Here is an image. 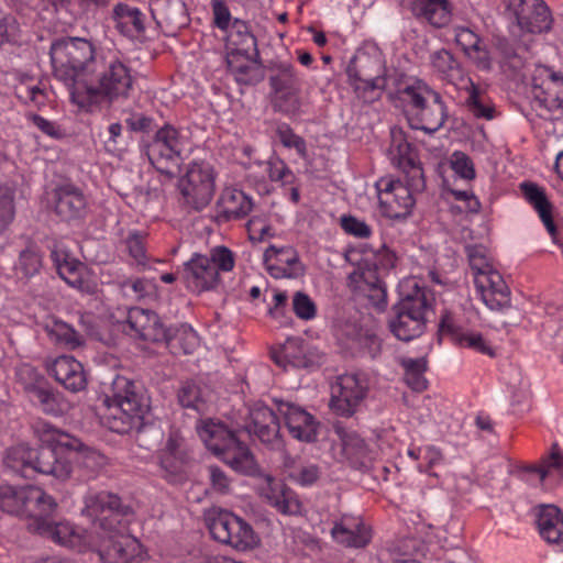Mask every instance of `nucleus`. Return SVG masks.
<instances>
[{
    "label": "nucleus",
    "mask_w": 563,
    "mask_h": 563,
    "mask_svg": "<svg viewBox=\"0 0 563 563\" xmlns=\"http://www.w3.org/2000/svg\"><path fill=\"white\" fill-rule=\"evenodd\" d=\"M33 430L43 445L38 449H32L26 444L10 448L5 453V465L14 472L30 468L62 482L68 479L73 472V463L68 457L62 456L59 450L79 448L80 440L46 421H37Z\"/></svg>",
    "instance_id": "nucleus-1"
},
{
    "label": "nucleus",
    "mask_w": 563,
    "mask_h": 563,
    "mask_svg": "<svg viewBox=\"0 0 563 563\" xmlns=\"http://www.w3.org/2000/svg\"><path fill=\"white\" fill-rule=\"evenodd\" d=\"M106 420L117 433H140L147 424L151 398L144 387L133 379L117 374L104 389Z\"/></svg>",
    "instance_id": "nucleus-2"
},
{
    "label": "nucleus",
    "mask_w": 563,
    "mask_h": 563,
    "mask_svg": "<svg viewBox=\"0 0 563 563\" xmlns=\"http://www.w3.org/2000/svg\"><path fill=\"white\" fill-rule=\"evenodd\" d=\"M401 287H407L408 291H401L400 300L394 306L395 316L389 321V328L397 339L410 341L424 332L434 298L415 278L407 280Z\"/></svg>",
    "instance_id": "nucleus-3"
},
{
    "label": "nucleus",
    "mask_w": 563,
    "mask_h": 563,
    "mask_svg": "<svg viewBox=\"0 0 563 563\" xmlns=\"http://www.w3.org/2000/svg\"><path fill=\"white\" fill-rule=\"evenodd\" d=\"M197 433L202 442L232 470L253 475L258 467L250 451L236 435V433L214 419L200 420L196 426Z\"/></svg>",
    "instance_id": "nucleus-4"
},
{
    "label": "nucleus",
    "mask_w": 563,
    "mask_h": 563,
    "mask_svg": "<svg viewBox=\"0 0 563 563\" xmlns=\"http://www.w3.org/2000/svg\"><path fill=\"white\" fill-rule=\"evenodd\" d=\"M397 93L408 107V122L412 129L433 134L443 126L448 111L438 91L421 80H415L401 86Z\"/></svg>",
    "instance_id": "nucleus-5"
},
{
    "label": "nucleus",
    "mask_w": 563,
    "mask_h": 563,
    "mask_svg": "<svg viewBox=\"0 0 563 563\" xmlns=\"http://www.w3.org/2000/svg\"><path fill=\"white\" fill-rule=\"evenodd\" d=\"M54 75L73 86L84 73H92L100 57L93 45L80 37H64L53 42L49 51Z\"/></svg>",
    "instance_id": "nucleus-6"
},
{
    "label": "nucleus",
    "mask_w": 563,
    "mask_h": 563,
    "mask_svg": "<svg viewBox=\"0 0 563 563\" xmlns=\"http://www.w3.org/2000/svg\"><path fill=\"white\" fill-rule=\"evenodd\" d=\"M349 84L364 102H373L386 87L385 66L377 51H357L346 66Z\"/></svg>",
    "instance_id": "nucleus-7"
},
{
    "label": "nucleus",
    "mask_w": 563,
    "mask_h": 563,
    "mask_svg": "<svg viewBox=\"0 0 563 563\" xmlns=\"http://www.w3.org/2000/svg\"><path fill=\"white\" fill-rule=\"evenodd\" d=\"M205 521L212 538L239 551L251 550L258 539L253 528L242 518L220 507L205 511Z\"/></svg>",
    "instance_id": "nucleus-8"
},
{
    "label": "nucleus",
    "mask_w": 563,
    "mask_h": 563,
    "mask_svg": "<svg viewBox=\"0 0 563 563\" xmlns=\"http://www.w3.org/2000/svg\"><path fill=\"white\" fill-rule=\"evenodd\" d=\"M88 551L97 553L103 563H139L142 545L130 534L110 528L106 532L92 530L87 536Z\"/></svg>",
    "instance_id": "nucleus-9"
},
{
    "label": "nucleus",
    "mask_w": 563,
    "mask_h": 563,
    "mask_svg": "<svg viewBox=\"0 0 563 563\" xmlns=\"http://www.w3.org/2000/svg\"><path fill=\"white\" fill-rule=\"evenodd\" d=\"M56 507L55 499L37 486H0V510L24 517L29 522L40 516L41 510Z\"/></svg>",
    "instance_id": "nucleus-10"
},
{
    "label": "nucleus",
    "mask_w": 563,
    "mask_h": 563,
    "mask_svg": "<svg viewBox=\"0 0 563 563\" xmlns=\"http://www.w3.org/2000/svg\"><path fill=\"white\" fill-rule=\"evenodd\" d=\"M91 74L96 75L98 87L89 88V92H98L109 99L129 96L133 78L130 68L119 57L111 54L100 56Z\"/></svg>",
    "instance_id": "nucleus-11"
},
{
    "label": "nucleus",
    "mask_w": 563,
    "mask_h": 563,
    "mask_svg": "<svg viewBox=\"0 0 563 563\" xmlns=\"http://www.w3.org/2000/svg\"><path fill=\"white\" fill-rule=\"evenodd\" d=\"M269 86L274 106L285 114H296L301 108L302 80L289 63H278L271 68Z\"/></svg>",
    "instance_id": "nucleus-12"
},
{
    "label": "nucleus",
    "mask_w": 563,
    "mask_h": 563,
    "mask_svg": "<svg viewBox=\"0 0 563 563\" xmlns=\"http://www.w3.org/2000/svg\"><path fill=\"white\" fill-rule=\"evenodd\" d=\"M382 214L389 219H406L416 203L415 194L423 189H415L411 179L406 183L390 178H380L376 183Z\"/></svg>",
    "instance_id": "nucleus-13"
},
{
    "label": "nucleus",
    "mask_w": 563,
    "mask_h": 563,
    "mask_svg": "<svg viewBox=\"0 0 563 563\" xmlns=\"http://www.w3.org/2000/svg\"><path fill=\"white\" fill-rule=\"evenodd\" d=\"M82 515L93 522L98 521L95 530L106 532L121 523L120 518L131 514V507L122 503L121 498L110 492L89 490L84 497Z\"/></svg>",
    "instance_id": "nucleus-14"
},
{
    "label": "nucleus",
    "mask_w": 563,
    "mask_h": 563,
    "mask_svg": "<svg viewBox=\"0 0 563 563\" xmlns=\"http://www.w3.org/2000/svg\"><path fill=\"white\" fill-rule=\"evenodd\" d=\"M185 147V139L173 125L158 129L147 146V156L152 165L162 174L173 175L170 166H177Z\"/></svg>",
    "instance_id": "nucleus-15"
},
{
    "label": "nucleus",
    "mask_w": 563,
    "mask_h": 563,
    "mask_svg": "<svg viewBox=\"0 0 563 563\" xmlns=\"http://www.w3.org/2000/svg\"><path fill=\"white\" fill-rule=\"evenodd\" d=\"M181 194L188 206L195 210L207 207L214 194V174L207 163L194 162L180 183Z\"/></svg>",
    "instance_id": "nucleus-16"
},
{
    "label": "nucleus",
    "mask_w": 563,
    "mask_h": 563,
    "mask_svg": "<svg viewBox=\"0 0 563 563\" xmlns=\"http://www.w3.org/2000/svg\"><path fill=\"white\" fill-rule=\"evenodd\" d=\"M543 71L545 78L541 82L533 79L532 106L540 110L541 118L559 120L563 115V76L547 68Z\"/></svg>",
    "instance_id": "nucleus-17"
},
{
    "label": "nucleus",
    "mask_w": 563,
    "mask_h": 563,
    "mask_svg": "<svg viewBox=\"0 0 563 563\" xmlns=\"http://www.w3.org/2000/svg\"><path fill=\"white\" fill-rule=\"evenodd\" d=\"M367 384L355 374H344L331 385V410L341 417L353 416L367 395Z\"/></svg>",
    "instance_id": "nucleus-18"
},
{
    "label": "nucleus",
    "mask_w": 563,
    "mask_h": 563,
    "mask_svg": "<svg viewBox=\"0 0 563 563\" xmlns=\"http://www.w3.org/2000/svg\"><path fill=\"white\" fill-rule=\"evenodd\" d=\"M56 509L57 506L47 511L41 510L40 516L35 517V519L27 523V529L62 545L78 549L80 552H87L88 549L86 547V538L89 532L79 534L75 531L74 527L69 522L54 521L53 515L55 514Z\"/></svg>",
    "instance_id": "nucleus-19"
},
{
    "label": "nucleus",
    "mask_w": 563,
    "mask_h": 563,
    "mask_svg": "<svg viewBox=\"0 0 563 563\" xmlns=\"http://www.w3.org/2000/svg\"><path fill=\"white\" fill-rule=\"evenodd\" d=\"M389 157L393 165L401 169L406 174L407 179H411V186L415 189L426 188L423 170L418 161L417 152L401 130H391Z\"/></svg>",
    "instance_id": "nucleus-20"
},
{
    "label": "nucleus",
    "mask_w": 563,
    "mask_h": 563,
    "mask_svg": "<svg viewBox=\"0 0 563 563\" xmlns=\"http://www.w3.org/2000/svg\"><path fill=\"white\" fill-rule=\"evenodd\" d=\"M249 418L250 422L246 429L250 434L255 435L272 450H280L284 446L279 420L272 408L262 402H256L250 409Z\"/></svg>",
    "instance_id": "nucleus-21"
},
{
    "label": "nucleus",
    "mask_w": 563,
    "mask_h": 563,
    "mask_svg": "<svg viewBox=\"0 0 563 563\" xmlns=\"http://www.w3.org/2000/svg\"><path fill=\"white\" fill-rule=\"evenodd\" d=\"M125 324L129 334L140 340L161 343L168 340V330L157 313L150 309L133 307L128 310Z\"/></svg>",
    "instance_id": "nucleus-22"
},
{
    "label": "nucleus",
    "mask_w": 563,
    "mask_h": 563,
    "mask_svg": "<svg viewBox=\"0 0 563 563\" xmlns=\"http://www.w3.org/2000/svg\"><path fill=\"white\" fill-rule=\"evenodd\" d=\"M274 401L292 438L303 442H312L317 439L319 422L311 413L302 407L283 399H274Z\"/></svg>",
    "instance_id": "nucleus-23"
},
{
    "label": "nucleus",
    "mask_w": 563,
    "mask_h": 563,
    "mask_svg": "<svg viewBox=\"0 0 563 563\" xmlns=\"http://www.w3.org/2000/svg\"><path fill=\"white\" fill-rule=\"evenodd\" d=\"M521 30L530 33L548 32L552 27L551 11L543 0H510Z\"/></svg>",
    "instance_id": "nucleus-24"
},
{
    "label": "nucleus",
    "mask_w": 563,
    "mask_h": 563,
    "mask_svg": "<svg viewBox=\"0 0 563 563\" xmlns=\"http://www.w3.org/2000/svg\"><path fill=\"white\" fill-rule=\"evenodd\" d=\"M260 496L278 512L294 516L300 514L301 503L296 493L282 481L265 475L257 486Z\"/></svg>",
    "instance_id": "nucleus-25"
},
{
    "label": "nucleus",
    "mask_w": 563,
    "mask_h": 563,
    "mask_svg": "<svg viewBox=\"0 0 563 563\" xmlns=\"http://www.w3.org/2000/svg\"><path fill=\"white\" fill-rule=\"evenodd\" d=\"M263 262L274 278H296L305 271L298 252L290 245H269L263 254Z\"/></svg>",
    "instance_id": "nucleus-26"
},
{
    "label": "nucleus",
    "mask_w": 563,
    "mask_h": 563,
    "mask_svg": "<svg viewBox=\"0 0 563 563\" xmlns=\"http://www.w3.org/2000/svg\"><path fill=\"white\" fill-rule=\"evenodd\" d=\"M474 284L477 294L487 308L504 311L510 307V290L501 275L492 269L475 276Z\"/></svg>",
    "instance_id": "nucleus-27"
},
{
    "label": "nucleus",
    "mask_w": 563,
    "mask_h": 563,
    "mask_svg": "<svg viewBox=\"0 0 563 563\" xmlns=\"http://www.w3.org/2000/svg\"><path fill=\"white\" fill-rule=\"evenodd\" d=\"M181 278L186 287L197 294L216 288L220 280L214 265L210 264L208 256L200 254L185 263Z\"/></svg>",
    "instance_id": "nucleus-28"
},
{
    "label": "nucleus",
    "mask_w": 563,
    "mask_h": 563,
    "mask_svg": "<svg viewBox=\"0 0 563 563\" xmlns=\"http://www.w3.org/2000/svg\"><path fill=\"white\" fill-rule=\"evenodd\" d=\"M333 540L346 548H364L372 539L371 528L361 517L342 515L333 521L331 529Z\"/></svg>",
    "instance_id": "nucleus-29"
},
{
    "label": "nucleus",
    "mask_w": 563,
    "mask_h": 563,
    "mask_svg": "<svg viewBox=\"0 0 563 563\" xmlns=\"http://www.w3.org/2000/svg\"><path fill=\"white\" fill-rule=\"evenodd\" d=\"M54 211L63 221L82 220L88 211L87 199L82 191L73 185L60 186L54 191Z\"/></svg>",
    "instance_id": "nucleus-30"
},
{
    "label": "nucleus",
    "mask_w": 563,
    "mask_h": 563,
    "mask_svg": "<svg viewBox=\"0 0 563 563\" xmlns=\"http://www.w3.org/2000/svg\"><path fill=\"white\" fill-rule=\"evenodd\" d=\"M57 273L70 287L86 295H95L98 291V283L85 264L65 257L59 261L57 252H52Z\"/></svg>",
    "instance_id": "nucleus-31"
},
{
    "label": "nucleus",
    "mask_w": 563,
    "mask_h": 563,
    "mask_svg": "<svg viewBox=\"0 0 563 563\" xmlns=\"http://www.w3.org/2000/svg\"><path fill=\"white\" fill-rule=\"evenodd\" d=\"M253 56L254 53L243 52L228 54V68L240 85H256L265 77L263 66Z\"/></svg>",
    "instance_id": "nucleus-32"
},
{
    "label": "nucleus",
    "mask_w": 563,
    "mask_h": 563,
    "mask_svg": "<svg viewBox=\"0 0 563 563\" xmlns=\"http://www.w3.org/2000/svg\"><path fill=\"white\" fill-rule=\"evenodd\" d=\"M54 378L66 389L77 393L86 387V377L81 363L73 356L56 357L48 367Z\"/></svg>",
    "instance_id": "nucleus-33"
},
{
    "label": "nucleus",
    "mask_w": 563,
    "mask_h": 563,
    "mask_svg": "<svg viewBox=\"0 0 563 563\" xmlns=\"http://www.w3.org/2000/svg\"><path fill=\"white\" fill-rule=\"evenodd\" d=\"M536 522L541 537L550 544L563 550V516L553 505H542L536 514Z\"/></svg>",
    "instance_id": "nucleus-34"
},
{
    "label": "nucleus",
    "mask_w": 563,
    "mask_h": 563,
    "mask_svg": "<svg viewBox=\"0 0 563 563\" xmlns=\"http://www.w3.org/2000/svg\"><path fill=\"white\" fill-rule=\"evenodd\" d=\"M218 217L224 221L245 218L253 209L252 198L236 188H225L218 200Z\"/></svg>",
    "instance_id": "nucleus-35"
},
{
    "label": "nucleus",
    "mask_w": 563,
    "mask_h": 563,
    "mask_svg": "<svg viewBox=\"0 0 563 563\" xmlns=\"http://www.w3.org/2000/svg\"><path fill=\"white\" fill-rule=\"evenodd\" d=\"M411 11L432 26L443 27L451 21L452 4L450 0H412Z\"/></svg>",
    "instance_id": "nucleus-36"
},
{
    "label": "nucleus",
    "mask_w": 563,
    "mask_h": 563,
    "mask_svg": "<svg viewBox=\"0 0 563 563\" xmlns=\"http://www.w3.org/2000/svg\"><path fill=\"white\" fill-rule=\"evenodd\" d=\"M520 189L525 199L538 212L541 221L551 235L556 233V227L552 218V205L547 198L544 189L539 185L530 181H525L520 185Z\"/></svg>",
    "instance_id": "nucleus-37"
},
{
    "label": "nucleus",
    "mask_w": 563,
    "mask_h": 563,
    "mask_svg": "<svg viewBox=\"0 0 563 563\" xmlns=\"http://www.w3.org/2000/svg\"><path fill=\"white\" fill-rule=\"evenodd\" d=\"M342 453L354 468L367 467L373 460L372 451L366 442L354 431L341 434Z\"/></svg>",
    "instance_id": "nucleus-38"
},
{
    "label": "nucleus",
    "mask_w": 563,
    "mask_h": 563,
    "mask_svg": "<svg viewBox=\"0 0 563 563\" xmlns=\"http://www.w3.org/2000/svg\"><path fill=\"white\" fill-rule=\"evenodd\" d=\"M159 464L164 476L170 482L183 478L185 473V454L179 449V441L170 437L159 455Z\"/></svg>",
    "instance_id": "nucleus-39"
},
{
    "label": "nucleus",
    "mask_w": 563,
    "mask_h": 563,
    "mask_svg": "<svg viewBox=\"0 0 563 563\" xmlns=\"http://www.w3.org/2000/svg\"><path fill=\"white\" fill-rule=\"evenodd\" d=\"M272 358L279 366L306 367L308 360L306 357L303 340L300 338L287 339L278 350L272 352Z\"/></svg>",
    "instance_id": "nucleus-40"
},
{
    "label": "nucleus",
    "mask_w": 563,
    "mask_h": 563,
    "mask_svg": "<svg viewBox=\"0 0 563 563\" xmlns=\"http://www.w3.org/2000/svg\"><path fill=\"white\" fill-rule=\"evenodd\" d=\"M398 363L404 369V379L408 387L417 393L427 389L428 380L424 373L428 369V361L424 356L417 358L401 356Z\"/></svg>",
    "instance_id": "nucleus-41"
},
{
    "label": "nucleus",
    "mask_w": 563,
    "mask_h": 563,
    "mask_svg": "<svg viewBox=\"0 0 563 563\" xmlns=\"http://www.w3.org/2000/svg\"><path fill=\"white\" fill-rule=\"evenodd\" d=\"M59 454L68 457L70 462L76 460L78 465L87 470L89 475H95L107 463L103 454L91 448H85L81 442L79 448L59 450Z\"/></svg>",
    "instance_id": "nucleus-42"
},
{
    "label": "nucleus",
    "mask_w": 563,
    "mask_h": 563,
    "mask_svg": "<svg viewBox=\"0 0 563 563\" xmlns=\"http://www.w3.org/2000/svg\"><path fill=\"white\" fill-rule=\"evenodd\" d=\"M30 400L47 415L60 416L69 409L68 401L57 391L52 390L46 383Z\"/></svg>",
    "instance_id": "nucleus-43"
},
{
    "label": "nucleus",
    "mask_w": 563,
    "mask_h": 563,
    "mask_svg": "<svg viewBox=\"0 0 563 563\" xmlns=\"http://www.w3.org/2000/svg\"><path fill=\"white\" fill-rule=\"evenodd\" d=\"M179 405L185 409L202 413L207 409L206 388L195 380L184 382L177 391Z\"/></svg>",
    "instance_id": "nucleus-44"
},
{
    "label": "nucleus",
    "mask_w": 563,
    "mask_h": 563,
    "mask_svg": "<svg viewBox=\"0 0 563 563\" xmlns=\"http://www.w3.org/2000/svg\"><path fill=\"white\" fill-rule=\"evenodd\" d=\"M229 37L235 46L232 52L254 53L255 56H258L256 37L251 32L246 22L234 19L230 26Z\"/></svg>",
    "instance_id": "nucleus-45"
},
{
    "label": "nucleus",
    "mask_w": 563,
    "mask_h": 563,
    "mask_svg": "<svg viewBox=\"0 0 563 563\" xmlns=\"http://www.w3.org/2000/svg\"><path fill=\"white\" fill-rule=\"evenodd\" d=\"M47 334L57 344L75 349L82 343L81 335L68 323L53 319L45 327Z\"/></svg>",
    "instance_id": "nucleus-46"
},
{
    "label": "nucleus",
    "mask_w": 563,
    "mask_h": 563,
    "mask_svg": "<svg viewBox=\"0 0 563 563\" xmlns=\"http://www.w3.org/2000/svg\"><path fill=\"white\" fill-rule=\"evenodd\" d=\"M430 58L433 69L443 78L453 80L461 77L460 64L451 52L442 48L432 53Z\"/></svg>",
    "instance_id": "nucleus-47"
},
{
    "label": "nucleus",
    "mask_w": 563,
    "mask_h": 563,
    "mask_svg": "<svg viewBox=\"0 0 563 563\" xmlns=\"http://www.w3.org/2000/svg\"><path fill=\"white\" fill-rule=\"evenodd\" d=\"M16 378L29 398L47 383L45 377L35 367L29 364H23L18 367Z\"/></svg>",
    "instance_id": "nucleus-48"
},
{
    "label": "nucleus",
    "mask_w": 563,
    "mask_h": 563,
    "mask_svg": "<svg viewBox=\"0 0 563 563\" xmlns=\"http://www.w3.org/2000/svg\"><path fill=\"white\" fill-rule=\"evenodd\" d=\"M113 18L121 24L131 25L136 33L145 31L144 14L135 7L120 2L113 8Z\"/></svg>",
    "instance_id": "nucleus-49"
},
{
    "label": "nucleus",
    "mask_w": 563,
    "mask_h": 563,
    "mask_svg": "<svg viewBox=\"0 0 563 563\" xmlns=\"http://www.w3.org/2000/svg\"><path fill=\"white\" fill-rule=\"evenodd\" d=\"M207 475L209 481V488L206 490L212 494L225 496L232 493V478L227 472L214 464L207 466Z\"/></svg>",
    "instance_id": "nucleus-50"
},
{
    "label": "nucleus",
    "mask_w": 563,
    "mask_h": 563,
    "mask_svg": "<svg viewBox=\"0 0 563 563\" xmlns=\"http://www.w3.org/2000/svg\"><path fill=\"white\" fill-rule=\"evenodd\" d=\"M164 342L172 349L179 347L184 354H191L199 345V338L190 327L181 325L175 335L168 333V340Z\"/></svg>",
    "instance_id": "nucleus-51"
},
{
    "label": "nucleus",
    "mask_w": 563,
    "mask_h": 563,
    "mask_svg": "<svg viewBox=\"0 0 563 563\" xmlns=\"http://www.w3.org/2000/svg\"><path fill=\"white\" fill-rule=\"evenodd\" d=\"M42 267V256L36 246H30L20 252L15 269L24 277H31Z\"/></svg>",
    "instance_id": "nucleus-52"
},
{
    "label": "nucleus",
    "mask_w": 563,
    "mask_h": 563,
    "mask_svg": "<svg viewBox=\"0 0 563 563\" xmlns=\"http://www.w3.org/2000/svg\"><path fill=\"white\" fill-rule=\"evenodd\" d=\"M466 255L474 277L478 274L487 273L493 268L487 257V251L482 245H467L465 247Z\"/></svg>",
    "instance_id": "nucleus-53"
},
{
    "label": "nucleus",
    "mask_w": 563,
    "mask_h": 563,
    "mask_svg": "<svg viewBox=\"0 0 563 563\" xmlns=\"http://www.w3.org/2000/svg\"><path fill=\"white\" fill-rule=\"evenodd\" d=\"M246 230L249 239L252 242H264L269 238L275 236L273 227L267 222L265 218L253 216L246 223Z\"/></svg>",
    "instance_id": "nucleus-54"
},
{
    "label": "nucleus",
    "mask_w": 563,
    "mask_h": 563,
    "mask_svg": "<svg viewBox=\"0 0 563 563\" xmlns=\"http://www.w3.org/2000/svg\"><path fill=\"white\" fill-rule=\"evenodd\" d=\"M551 468L558 470V472L563 475V454L560 452L556 443L553 444L551 454L542 460L541 465L531 466L528 471L537 473L540 477V482H543Z\"/></svg>",
    "instance_id": "nucleus-55"
},
{
    "label": "nucleus",
    "mask_w": 563,
    "mask_h": 563,
    "mask_svg": "<svg viewBox=\"0 0 563 563\" xmlns=\"http://www.w3.org/2000/svg\"><path fill=\"white\" fill-rule=\"evenodd\" d=\"M276 134L285 147L295 148L301 157L307 155V146L305 140L297 135L288 124H278Z\"/></svg>",
    "instance_id": "nucleus-56"
},
{
    "label": "nucleus",
    "mask_w": 563,
    "mask_h": 563,
    "mask_svg": "<svg viewBox=\"0 0 563 563\" xmlns=\"http://www.w3.org/2000/svg\"><path fill=\"white\" fill-rule=\"evenodd\" d=\"M267 173L272 181L280 183L283 186L292 185L296 179L292 170L278 157L268 161Z\"/></svg>",
    "instance_id": "nucleus-57"
},
{
    "label": "nucleus",
    "mask_w": 563,
    "mask_h": 563,
    "mask_svg": "<svg viewBox=\"0 0 563 563\" xmlns=\"http://www.w3.org/2000/svg\"><path fill=\"white\" fill-rule=\"evenodd\" d=\"M321 476V468L313 463H302L296 466L290 477L301 486H311L318 482Z\"/></svg>",
    "instance_id": "nucleus-58"
},
{
    "label": "nucleus",
    "mask_w": 563,
    "mask_h": 563,
    "mask_svg": "<svg viewBox=\"0 0 563 563\" xmlns=\"http://www.w3.org/2000/svg\"><path fill=\"white\" fill-rule=\"evenodd\" d=\"M13 218V194L8 187L0 186V234L7 230Z\"/></svg>",
    "instance_id": "nucleus-59"
},
{
    "label": "nucleus",
    "mask_w": 563,
    "mask_h": 563,
    "mask_svg": "<svg viewBox=\"0 0 563 563\" xmlns=\"http://www.w3.org/2000/svg\"><path fill=\"white\" fill-rule=\"evenodd\" d=\"M292 311L301 320H312L317 314L313 300L305 292L297 291L292 297Z\"/></svg>",
    "instance_id": "nucleus-60"
},
{
    "label": "nucleus",
    "mask_w": 563,
    "mask_h": 563,
    "mask_svg": "<svg viewBox=\"0 0 563 563\" xmlns=\"http://www.w3.org/2000/svg\"><path fill=\"white\" fill-rule=\"evenodd\" d=\"M210 264L219 272H231L235 265L234 253L227 246H216L210 251Z\"/></svg>",
    "instance_id": "nucleus-61"
},
{
    "label": "nucleus",
    "mask_w": 563,
    "mask_h": 563,
    "mask_svg": "<svg viewBox=\"0 0 563 563\" xmlns=\"http://www.w3.org/2000/svg\"><path fill=\"white\" fill-rule=\"evenodd\" d=\"M467 107L470 112L478 119L490 120L494 118V108L486 103L484 97L473 87L468 98Z\"/></svg>",
    "instance_id": "nucleus-62"
},
{
    "label": "nucleus",
    "mask_w": 563,
    "mask_h": 563,
    "mask_svg": "<svg viewBox=\"0 0 563 563\" xmlns=\"http://www.w3.org/2000/svg\"><path fill=\"white\" fill-rule=\"evenodd\" d=\"M457 344L464 347L472 349L476 352L488 355L490 357L495 356L494 349L478 332L465 331V333L463 334Z\"/></svg>",
    "instance_id": "nucleus-63"
},
{
    "label": "nucleus",
    "mask_w": 563,
    "mask_h": 563,
    "mask_svg": "<svg viewBox=\"0 0 563 563\" xmlns=\"http://www.w3.org/2000/svg\"><path fill=\"white\" fill-rule=\"evenodd\" d=\"M341 227L347 234L358 239H368L372 235V228L365 221L353 216H343Z\"/></svg>",
    "instance_id": "nucleus-64"
}]
</instances>
